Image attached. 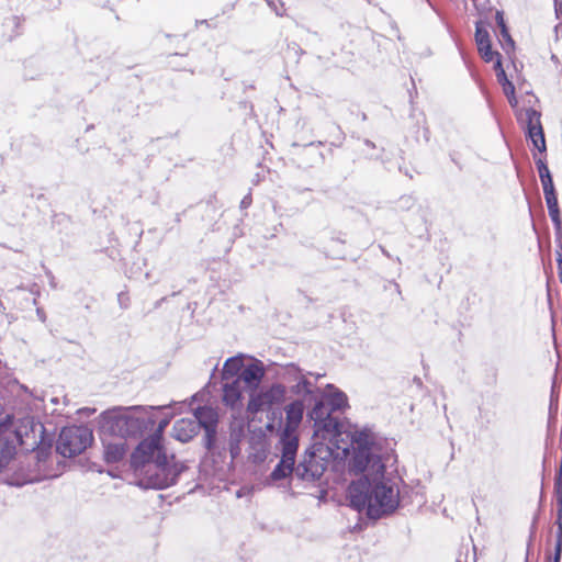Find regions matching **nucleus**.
<instances>
[{
    "label": "nucleus",
    "mask_w": 562,
    "mask_h": 562,
    "mask_svg": "<svg viewBox=\"0 0 562 562\" xmlns=\"http://www.w3.org/2000/svg\"><path fill=\"white\" fill-rule=\"evenodd\" d=\"M139 411L137 407H116L102 413L101 440L106 463L123 460L128 450L127 438L142 437L154 428L155 420Z\"/></svg>",
    "instance_id": "nucleus-1"
},
{
    "label": "nucleus",
    "mask_w": 562,
    "mask_h": 562,
    "mask_svg": "<svg viewBox=\"0 0 562 562\" xmlns=\"http://www.w3.org/2000/svg\"><path fill=\"white\" fill-rule=\"evenodd\" d=\"M131 465L144 488L164 490L178 481L184 465L168 456L154 440L140 441L131 456Z\"/></svg>",
    "instance_id": "nucleus-2"
},
{
    "label": "nucleus",
    "mask_w": 562,
    "mask_h": 562,
    "mask_svg": "<svg viewBox=\"0 0 562 562\" xmlns=\"http://www.w3.org/2000/svg\"><path fill=\"white\" fill-rule=\"evenodd\" d=\"M350 505L358 512L366 510L371 519H379L396 510L400 505L397 484L384 473L363 475L348 488Z\"/></svg>",
    "instance_id": "nucleus-3"
},
{
    "label": "nucleus",
    "mask_w": 562,
    "mask_h": 562,
    "mask_svg": "<svg viewBox=\"0 0 562 562\" xmlns=\"http://www.w3.org/2000/svg\"><path fill=\"white\" fill-rule=\"evenodd\" d=\"M352 456L349 459V471L355 474L364 473L373 476L385 473V465L381 458L373 452V441L370 434L357 432L352 439Z\"/></svg>",
    "instance_id": "nucleus-4"
},
{
    "label": "nucleus",
    "mask_w": 562,
    "mask_h": 562,
    "mask_svg": "<svg viewBox=\"0 0 562 562\" xmlns=\"http://www.w3.org/2000/svg\"><path fill=\"white\" fill-rule=\"evenodd\" d=\"M333 456L331 449L324 443H315L308 448L299 464L295 467V476L299 480L314 482L319 480Z\"/></svg>",
    "instance_id": "nucleus-5"
},
{
    "label": "nucleus",
    "mask_w": 562,
    "mask_h": 562,
    "mask_svg": "<svg viewBox=\"0 0 562 562\" xmlns=\"http://www.w3.org/2000/svg\"><path fill=\"white\" fill-rule=\"evenodd\" d=\"M279 368L278 374L289 384V392L292 395L304 400L317 397L318 387L308 379L313 372L303 370L294 362L282 364Z\"/></svg>",
    "instance_id": "nucleus-6"
},
{
    "label": "nucleus",
    "mask_w": 562,
    "mask_h": 562,
    "mask_svg": "<svg viewBox=\"0 0 562 562\" xmlns=\"http://www.w3.org/2000/svg\"><path fill=\"white\" fill-rule=\"evenodd\" d=\"M92 431L86 426H71L61 429L56 449L66 458L80 454L91 443Z\"/></svg>",
    "instance_id": "nucleus-7"
},
{
    "label": "nucleus",
    "mask_w": 562,
    "mask_h": 562,
    "mask_svg": "<svg viewBox=\"0 0 562 562\" xmlns=\"http://www.w3.org/2000/svg\"><path fill=\"white\" fill-rule=\"evenodd\" d=\"M288 389L284 384L273 383L268 389L255 392L250 395L247 404V411L250 414H257L270 409L285 401Z\"/></svg>",
    "instance_id": "nucleus-8"
},
{
    "label": "nucleus",
    "mask_w": 562,
    "mask_h": 562,
    "mask_svg": "<svg viewBox=\"0 0 562 562\" xmlns=\"http://www.w3.org/2000/svg\"><path fill=\"white\" fill-rule=\"evenodd\" d=\"M194 420L199 423V430L204 429V447L212 450L215 445L218 415L210 406H200L194 411Z\"/></svg>",
    "instance_id": "nucleus-9"
},
{
    "label": "nucleus",
    "mask_w": 562,
    "mask_h": 562,
    "mask_svg": "<svg viewBox=\"0 0 562 562\" xmlns=\"http://www.w3.org/2000/svg\"><path fill=\"white\" fill-rule=\"evenodd\" d=\"M541 113L533 108H528L521 115V120L526 122L527 137L532 142V145L540 151L547 150L546 138L541 125Z\"/></svg>",
    "instance_id": "nucleus-10"
},
{
    "label": "nucleus",
    "mask_w": 562,
    "mask_h": 562,
    "mask_svg": "<svg viewBox=\"0 0 562 562\" xmlns=\"http://www.w3.org/2000/svg\"><path fill=\"white\" fill-rule=\"evenodd\" d=\"M265 375L266 368L263 362L258 359H252L250 363L244 366L240 374L235 378V380H239L240 385L241 382H244L249 389L256 391Z\"/></svg>",
    "instance_id": "nucleus-11"
},
{
    "label": "nucleus",
    "mask_w": 562,
    "mask_h": 562,
    "mask_svg": "<svg viewBox=\"0 0 562 562\" xmlns=\"http://www.w3.org/2000/svg\"><path fill=\"white\" fill-rule=\"evenodd\" d=\"M305 402L303 397H296L284 407L285 424L283 429L296 431L304 416Z\"/></svg>",
    "instance_id": "nucleus-12"
},
{
    "label": "nucleus",
    "mask_w": 562,
    "mask_h": 562,
    "mask_svg": "<svg viewBox=\"0 0 562 562\" xmlns=\"http://www.w3.org/2000/svg\"><path fill=\"white\" fill-rule=\"evenodd\" d=\"M475 42L477 45V49L482 56V58L486 63H491L494 58H501V55L497 52H493L492 44L490 40L488 31L482 25V22H477L475 26Z\"/></svg>",
    "instance_id": "nucleus-13"
},
{
    "label": "nucleus",
    "mask_w": 562,
    "mask_h": 562,
    "mask_svg": "<svg viewBox=\"0 0 562 562\" xmlns=\"http://www.w3.org/2000/svg\"><path fill=\"white\" fill-rule=\"evenodd\" d=\"M172 431L177 440L188 442L200 431L199 423L194 418H181L173 424Z\"/></svg>",
    "instance_id": "nucleus-14"
},
{
    "label": "nucleus",
    "mask_w": 562,
    "mask_h": 562,
    "mask_svg": "<svg viewBox=\"0 0 562 562\" xmlns=\"http://www.w3.org/2000/svg\"><path fill=\"white\" fill-rule=\"evenodd\" d=\"M279 443L281 446V458L295 462L299 448V437L296 431L282 429Z\"/></svg>",
    "instance_id": "nucleus-15"
},
{
    "label": "nucleus",
    "mask_w": 562,
    "mask_h": 562,
    "mask_svg": "<svg viewBox=\"0 0 562 562\" xmlns=\"http://www.w3.org/2000/svg\"><path fill=\"white\" fill-rule=\"evenodd\" d=\"M241 385L239 380L225 381L223 385V403L232 409L241 407Z\"/></svg>",
    "instance_id": "nucleus-16"
},
{
    "label": "nucleus",
    "mask_w": 562,
    "mask_h": 562,
    "mask_svg": "<svg viewBox=\"0 0 562 562\" xmlns=\"http://www.w3.org/2000/svg\"><path fill=\"white\" fill-rule=\"evenodd\" d=\"M306 402L314 403L312 409L307 413L308 418L314 422V425L319 423L328 415L334 414L325 401V394L322 393L319 389L317 397L313 400H306Z\"/></svg>",
    "instance_id": "nucleus-17"
},
{
    "label": "nucleus",
    "mask_w": 562,
    "mask_h": 562,
    "mask_svg": "<svg viewBox=\"0 0 562 562\" xmlns=\"http://www.w3.org/2000/svg\"><path fill=\"white\" fill-rule=\"evenodd\" d=\"M137 408H139L142 413H145L147 416H150L154 420L155 417L153 415L149 414L148 409H155L156 407L154 406H150L148 408L146 407H143V406H136ZM169 424V420L168 419H162L160 420L158 424L157 422H155V426L153 429H149V430H146L144 432L145 434H149L146 438H144L142 441H149V440H154L156 446L159 447V448H165L164 445H162V432L165 430V428L167 427V425Z\"/></svg>",
    "instance_id": "nucleus-18"
},
{
    "label": "nucleus",
    "mask_w": 562,
    "mask_h": 562,
    "mask_svg": "<svg viewBox=\"0 0 562 562\" xmlns=\"http://www.w3.org/2000/svg\"><path fill=\"white\" fill-rule=\"evenodd\" d=\"M243 355L228 358L223 366L222 379L224 381H232L237 378L244 368Z\"/></svg>",
    "instance_id": "nucleus-19"
},
{
    "label": "nucleus",
    "mask_w": 562,
    "mask_h": 562,
    "mask_svg": "<svg viewBox=\"0 0 562 562\" xmlns=\"http://www.w3.org/2000/svg\"><path fill=\"white\" fill-rule=\"evenodd\" d=\"M327 389L329 391H333L328 394V396H325V401L328 404L329 408L333 413L337 411H341L347 406V396L344 392L337 390L334 387V385L328 384Z\"/></svg>",
    "instance_id": "nucleus-20"
},
{
    "label": "nucleus",
    "mask_w": 562,
    "mask_h": 562,
    "mask_svg": "<svg viewBox=\"0 0 562 562\" xmlns=\"http://www.w3.org/2000/svg\"><path fill=\"white\" fill-rule=\"evenodd\" d=\"M339 420L337 417L333 416V414L328 415L324 419H322L319 423L315 424V432H323V437L326 436H334L338 432L339 428Z\"/></svg>",
    "instance_id": "nucleus-21"
},
{
    "label": "nucleus",
    "mask_w": 562,
    "mask_h": 562,
    "mask_svg": "<svg viewBox=\"0 0 562 562\" xmlns=\"http://www.w3.org/2000/svg\"><path fill=\"white\" fill-rule=\"evenodd\" d=\"M535 162L542 184L543 192L555 190L553 179L547 166V162L542 158L536 159Z\"/></svg>",
    "instance_id": "nucleus-22"
},
{
    "label": "nucleus",
    "mask_w": 562,
    "mask_h": 562,
    "mask_svg": "<svg viewBox=\"0 0 562 562\" xmlns=\"http://www.w3.org/2000/svg\"><path fill=\"white\" fill-rule=\"evenodd\" d=\"M295 462H292L290 460H285L281 458L279 463L274 467L270 474V479L272 481H279L282 479H285L288 475L294 473L295 474Z\"/></svg>",
    "instance_id": "nucleus-23"
},
{
    "label": "nucleus",
    "mask_w": 562,
    "mask_h": 562,
    "mask_svg": "<svg viewBox=\"0 0 562 562\" xmlns=\"http://www.w3.org/2000/svg\"><path fill=\"white\" fill-rule=\"evenodd\" d=\"M548 212H549V216L554 225V228L557 232V237L560 243V241H562V220H561L560 209L559 207L550 209V210H548Z\"/></svg>",
    "instance_id": "nucleus-24"
},
{
    "label": "nucleus",
    "mask_w": 562,
    "mask_h": 562,
    "mask_svg": "<svg viewBox=\"0 0 562 562\" xmlns=\"http://www.w3.org/2000/svg\"><path fill=\"white\" fill-rule=\"evenodd\" d=\"M557 526H558V530H557V535H555V546H554V549H559V550H562V507H558V513H557Z\"/></svg>",
    "instance_id": "nucleus-25"
},
{
    "label": "nucleus",
    "mask_w": 562,
    "mask_h": 562,
    "mask_svg": "<svg viewBox=\"0 0 562 562\" xmlns=\"http://www.w3.org/2000/svg\"><path fill=\"white\" fill-rule=\"evenodd\" d=\"M555 494L557 505L558 507H562V464L559 468L558 477L555 480Z\"/></svg>",
    "instance_id": "nucleus-26"
},
{
    "label": "nucleus",
    "mask_w": 562,
    "mask_h": 562,
    "mask_svg": "<svg viewBox=\"0 0 562 562\" xmlns=\"http://www.w3.org/2000/svg\"><path fill=\"white\" fill-rule=\"evenodd\" d=\"M548 210L559 207L555 190L543 192Z\"/></svg>",
    "instance_id": "nucleus-27"
},
{
    "label": "nucleus",
    "mask_w": 562,
    "mask_h": 562,
    "mask_svg": "<svg viewBox=\"0 0 562 562\" xmlns=\"http://www.w3.org/2000/svg\"><path fill=\"white\" fill-rule=\"evenodd\" d=\"M495 69H496V77H497V80L498 82L504 86V83H507V82H510L506 76V72L505 70L503 69V66H502V60L501 58H497L496 59V63H495Z\"/></svg>",
    "instance_id": "nucleus-28"
},
{
    "label": "nucleus",
    "mask_w": 562,
    "mask_h": 562,
    "mask_svg": "<svg viewBox=\"0 0 562 562\" xmlns=\"http://www.w3.org/2000/svg\"><path fill=\"white\" fill-rule=\"evenodd\" d=\"M499 31H501L502 40L505 42V44L503 46L504 49H506V50L508 48L513 49L514 48V41H513V38H512L510 34H509L507 25L504 26V27H501Z\"/></svg>",
    "instance_id": "nucleus-29"
},
{
    "label": "nucleus",
    "mask_w": 562,
    "mask_h": 562,
    "mask_svg": "<svg viewBox=\"0 0 562 562\" xmlns=\"http://www.w3.org/2000/svg\"><path fill=\"white\" fill-rule=\"evenodd\" d=\"M268 5L276 12L277 15H283V3L281 0H267Z\"/></svg>",
    "instance_id": "nucleus-30"
},
{
    "label": "nucleus",
    "mask_w": 562,
    "mask_h": 562,
    "mask_svg": "<svg viewBox=\"0 0 562 562\" xmlns=\"http://www.w3.org/2000/svg\"><path fill=\"white\" fill-rule=\"evenodd\" d=\"M559 250H557V262H558V277L562 283V241L559 243Z\"/></svg>",
    "instance_id": "nucleus-31"
},
{
    "label": "nucleus",
    "mask_w": 562,
    "mask_h": 562,
    "mask_svg": "<svg viewBox=\"0 0 562 562\" xmlns=\"http://www.w3.org/2000/svg\"><path fill=\"white\" fill-rule=\"evenodd\" d=\"M502 87H503V91L507 98H510V97H513V94H515V86L513 85V82L504 83V86H502Z\"/></svg>",
    "instance_id": "nucleus-32"
},
{
    "label": "nucleus",
    "mask_w": 562,
    "mask_h": 562,
    "mask_svg": "<svg viewBox=\"0 0 562 562\" xmlns=\"http://www.w3.org/2000/svg\"><path fill=\"white\" fill-rule=\"evenodd\" d=\"M495 20L499 29L506 26L503 11H496Z\"/></svg>",
    "instance_id": "nucleus-33"
},
{
    "label": "nucleus",
    "mask_w": 562,
    "mask_h": 562,
    "mask_svg": "<svg viewBox=\"0 0 562 562\" xmlns=\"http://www.w3.org/2000/svg\"><path fill=\"white\" fill-rule=\"evenodd\" d=\"M250 204H251V196H250V194H248V195L244 196V199L241 200L240 207L247 209Z\"/></svg>",
    "instance_id": "nucleus-34"
},
{
    "label": "nucleus",
    "mask_w": 562,
    "mask_h": 562,
    "mask_svg": "<svg viewBox=\"0 0 562 562\" xmlns=\"http://www.w3.org/2000/svg\"><path fill=\"white\" fill-rule=\"evenodd\" d=\"M562 550L554 549L552 562H561Z\"/></svg>",
    "instance_id": "nucleus-35"
},
{
    "label": "nucleus",
    "mask_w": 562,
    "mask_h": 562,
    "mask_svg": "<svg viewBox=\"0 0 562 562\" xmlns=\"http://www.w3.org/2000/svg\"><path fill=\"white\" fill-rule=\"evenodd\" d=\"M554 5H555V12L558 15L562 16V1H558L555 0L554 1Z\"/></svg>",
    "instance_id": "nucleus-36"
},
{
    "label": "nucleus",
    "mask_w": 562,
    "mask_h": 562,
    "mask_svg": "<svg viewBox=\"0 0 562 562\" xmlns=\"http://www.w3.org/2000/svg\"><path fill=\"white\" fill-rule=\"evenodd\" d=\"M535 525H536V521H533V524H532V531H531L530 540H529L528 548H527V555H529V551H530V547H531V540H532V537H533ZM526 562H528V557H526Z\"/></svg>",
    "instance_id": "nucleus-37"
},
{
    "label": "nucleus",
    "mask_w": 562,
    "mask_h": 562,
    "mask_svg": "<svg viewBox=\"0 0 562 562\" xmlns=\"http://www.w3.org/2000/svg\"><path fill=\"white\" fill-rule=\"evenodd\" d=\"M36 314H37L38 318H40L42 322H45V321H46V315H45V313L43 312V310L37 308Z\"/></svg>",
    "instance_id": "nucleus-38"
},
{
    "label": "nucleus",
    "mask_w": 562,
    "mask_h": 562,
    "mask_svg": "<svg viewBox=\"0 0 562 562\" xmlns=\"http://www.w3.org/2000/svg\"><path fill=\"white\" fill-rule=\"evenodd\" d=\"M507 99H508L509 104H510L513 108L517 105V99H516L515 94H513V97L507 98Z\"/></svg>",
    "instance_id": "nucleus-39"
},
{
    "label": "nucleus",
    "mask_w": 562,
    "mask_h": 562,
    "mask_svg": "<svg viewBox=\"0 0 562 562\" xmlns=\"http://www.w3.org/2000/svg\"><path fill=\"white\" fill-rule=\"evenodd\" d=\"M322 376H323L322 374H319V373H314V372H313V375H308V379H310V378H314V379H315V381H317V380H318L319 378H322ZM314 383L316 384V382H314Z\"/></svg>",
    "instance_id": "nucleus-40"
},
{
    "label": "nucleus",
    "mask_w": 562,
    "mask_h": 562,
    "mask_svg": "<svg viewBox=\"0 0 562 562\" xmlns=\"http://www.w3.org/2000/svg\"><path fill=\"white\" fill-rule=\"evenodd\" d=\"M366 145L370 146V147H374V144L369 139L366 140Z\"/></svg>",
    "instance_id": "nucleus-41"
},
{
    "label": "nucleus",
    "mask_w": 562,
    "mask_h": 562,
    "mask_svg": "<svg viewBox=\"0 0 562 562\" xmlns=\"http://www.w3.org/2000/svg\"><path fill=\"white\" fill-rule=\"evenodd\" d=\"M120 305H121L122 307H124V308L127 306V305L125 304V301L120 302Z\"/></svg>",
    "instance_id": "nucleus-42"
},
{
    "label": "nucleus",
    "mask_w": 562,
    "mask_h": 562,
    "mask_svg": "<svg viewBox=\"0 0 562 562\" xmlns=\"http://www.w3.org/2000/svg\"><path fill=\"white\" fill-rule=\"evenodd\" d=\"M50 285H52L53 288H55L54 277H52Z\"/></svg>",
    "instance_id": "nucleus-43"
},
{
    "label": "nucleus",
    "mask_w": 562,
    "mask_h": 562,
    "mask_svg": "<svg viewBox=\"0 0 562 562\" xmlns=\"http://www.w3.org/2000/svg\"><path fill=\"white\" fill-rule=\"evenodd\" d=\"M196 23H199V21ZM200 23L201 24H206L207 22H206V20H203V21H200Z\"/></svg>",
    "instance_id": "nucleus-44"
}]
</instances>
